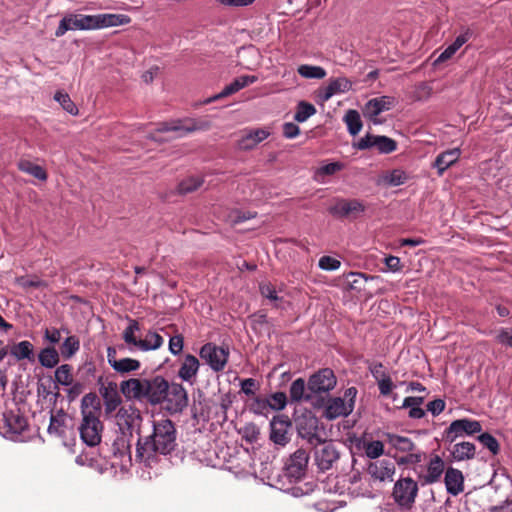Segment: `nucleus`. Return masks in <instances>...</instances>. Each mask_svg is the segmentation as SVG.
<instances>
[{
    "label": "nucleus",
    "instance_id": "obj_27",
    "mask_svg": "<svg viewBox=\"0 0 512 512\" xmlns=\"http://www.w3.org/2000/svg\"><path fill=\"white\" fill-rule=\"evenodd\" d=\"M384 439L392 448L401 453L413 452L419 450L416 444L408 437L394 433H384Z\"/></svg>",
    "mask_w": 512,
    "mask_h": 512
},
{
    "label": "nucleus",
    "instance_id": "obj_8",
    "mask_svg": "<svg viewBox=\"0 0 512 512\" xmlns=\"http://www.w3.org/2000/svg\"><path fill=\"white\" fill-rule=\"evenodd\" d=\"M480 432H482V425L480 421L470 418H461L450 423L442 434V440L446 443L452 444L458 438L473 436Z\"/></svg>",
    "mask_w": 512,
    "mask_h": 512
},
{
    "label": "nucleus",
    "instance_id": "obj_47",
    "mask_svg": "<svg viewBox=\"0 0 512 512\" xmlns=\"http://www.w3.org/2000/svg\"><path fill=\"white\" fill-rule=\"evenodd\" d=\"M139 330H140L139 323L136 320L131 319L129 322V325L125 328V330L123 332V339H124L125 343H127L129 345H133L139 349L138 342L140 339H137L135 337V332H137Z\"/></svg>",
    "mask_w": 512,
    "mask_h": 512
},
{
    "label": "nucleus",
    "instance_id": "obj_41",
    "mask_svg": "<svg viewBox=\"0 0 512 512\" xmlns=\"http://www.w3.org/2000/svg\"><path fill=\"white\" fill-rule=\"evenodd\" d=\"M66 414L63 410L57 412V414H51L50 423L48 426V433L61 436L65 433L64 422Z\"/></svg>",
    "mask_w": 512,
    "mask_h": 512
},
{
    "label": "nucleus",
    "instance_id": "obj_18",
    "mask_svg": "<svg viewBox=\"0 0 512 512\" xmlns=\"http://www.w3.org/2000/svg\"><path fill=\"white\" fill-rule=\"evenodd\" d=\"M393 102L394 99L390 96L373 98L363 107V115L373 122V124H380L381 121L377 118L378 115L384 111L390 110L393 106Z\"/></svg>",
    "mask_w": 512,
    "mask_h": 512
},
{
    "label": "nucleus",
    "instance_id": "obj_6",
    "mask_svg": "<svg viewBox=\"0 0 512 512\" xmlns=\"http://www.w3.org/2000/svg\"><path fill=\"white\" fill-rule=\"evenodd\" d=\"M114 418L120 432H130L132 435L136 432L140 436L143 416L135 405L121 406Z\"/></svg>",
    "mask_w": 512,
    "mask_h": 512
},
{
    "label": "nucleus",
    "instance_id": "obj_14",
    "mask_svg": "<svg viewBox=\"0 0 512 512\" xmlns=\"http://www.w3.org/2000/svg\"><path fill=\"white\" fill-rule=\"evenodd\" d=\"M309 454L305 449H297L285 464L286 475L294 480L302 479L307 471Z\"/></svg>",
    "mask_w": 512,
    "mask_h": 512
},
{
    "label": "nucleus",
    "instance_id": "obj_24",
    "mask_svg": "<svg viewBox=\"0 0 512 512\" xmlns=\"http://www.w3.org/2000/svg\"><path fill=\"white\" fill-rule=\"evenodd\" d=\"M299 435L308 441L309 444L315 445L321 442V437L317 433L318 420L316 417H308L299 420L297 423Z\"/></svg>",
    "mask_w": 512,
    "mask_h": 512
},
{
    "label": "nucleus",
    "instance_id": "obj_49",
    "mask_svg": "<svg viewBox=\"0 0 512 512\" xmlns=\"http://www.w3.org/2000/svg\"><path fill=\"white\" fill-rule=\"evenodd\" d=\"M54 99L62 106V108L71 115L78 114V108L75 103L71 100L67 93L57 92L54 95Z\"/></svg>",
    "mask_w": 512,
    "mask_h": 512
},
{
    "label": "nucleus",
    "instance_id": "obj_63",
    "mask_svg": "<svg viewBox=\"0 0 512 512\" xmlns=\"http://www.w3.org/2000/svg\"><path fill=\"white\" fill-rule=\"evenodd\" d=\"M258 80L257 76L254 75H244L237 77L234 79V86L237 88V90H241L245 88L246 86L255 83Z\"/></svg>",
    "mask_w": 512,
    "mask_h": 512
},
{
    "label": "nucleus",
    "instance_id": "obj_59",
    "mask_svg": "<svg viewBox=\"0 0 512 512\" xmlns=\"http://www.w3.org/2000/svg\"><path fill=\"white\" fill-rule=\"evenodd\" d=\"M236 92H238V90L234 86V82H231L229 85L225 86L220 93L209 97L207 100H205L204 103L205 104L212 103V102L217 101L219 99L228 97V96H230V95H232V94H234Z\"/></svg>",
    "mask_w": 512,
    "mask_h": 512
},
{
    "label": "nucleus",
    "instance_id": "obj_44",
    "mask_svg": "<svg viewBox=\"0 0 512 512\" xmlns=\"http://www.w3.org/2000/svg\"><path fill=\"white\" fill-rule=\"evenodd\" d=\"M305 381L302 378L294 380L290 386V398L293 402H299L303 399L308 400L310 397L305 396Z\"/></svg>",
    "mask_w": 512,
    "mask_h": 512
},
{
    "label": "nucleus",
    "instance_id": "obj_34",
    "mask_svg": "<svg viewBox=\"0 0 512 512\" xmlns=\"http://www.w3.org/2000/svg\"><path fill=\"white\" fill-rule=\"evenodd\" d=\"M139 349L142 351L156 350L160 348L163 343V337L155 331H149L144 339L139 340Z\"/></svg>",
    "mask_w": 512,
    "mask_h": 512
},
{
    "label": "nucleus",
    "instance_id": "obj_17",
    "mask_svg": "<svg viewBox=\"0 0 512 512\" xmlns=\"http://www.w3.org/2000/svg\"><path fill=\"white\" fill-rule=\"evenodd\" d=\"M101 397L103 398L104 412L106 416H112L121 407L122 398L115 382L102 384L99 388Z\"/></svg>",
    "mask_w": 512,
    "mask_h": 512
},
{
    "label": "nucleus",
    "instance_id": "obj_15",
    "mask_svg": "<svg viewBox=\"0 0 512 512\" xmlns=\"http://www.w3.org/2000/svg\"><path fill=\"white\" fill-rule=\"evenodd\" d=\"M168 390V381L160 376L145 378V402L152 406L163 404L164 391Z\"/></svg>",
    "mask_w": 512,
    "mask_h": 512
},
{
    "label": "nucleus",
    "instance_id": "obj_3",
    "mask_svg": "<svg viewBox=\"0 0 512 512\" xmlns=\"http://www.w3.org/2000/svg\"><path fill=\"white\" fill-rule=\"evenodd\" d=\"M313 460L320 472L337 468L342 455V446L332 440H321L313 445Z\"/></svg>",
    "mask_w": 512,
    "mask_h": 512
},
{
    "label": "nucleus",
    "instance_id": "obj_37",
    "mask_svg": "<svg viewBox=\"0 0 512 512\" xmlns=\"http://www.w3.org/2000/svg\"><path fill=\"white\" fill-rule=\"evenodd\" d=\"M344 122L347 125L348 132L352 136L357 135L361 131L363 126L359 112L353 109H350L346 112L344 116Z\"/></svg>",
    "mask_w": 512,
    "mask_h": 512
},
{
    "label": "nucleus",
    "instance_id": "obj_55",
    "mask_svg": "<svg viewBox=\"0 0 512 512\" xmlns=\"http://www.w3.org/2000/svg\"><path fill=\"white\" fill-rule=\"evenodd\" d=\"M268 402L271 405L270 410H282L287 404L286 394L284 392H276L268 398Z\"/></svg>",
    "mask_w": 512,
    "mask_h": 512
},
{
    "label": "nucleus",
    "instance_id": "obj_51",
    "mask_svg": "<svg viewBox=\"0 0 512 512\" xmlns=\"http://www.w3.org/2000/svg\"><path fill=\"white\" fill-rule=\"evenodd\" d=\"M424 453L420 450L407 452L405 455L395 457L398 465H415L423 460Z\"/></svg>",
    "mask_w": 512,
    "mask_h": 512
},
{
    "label": "nucleus",
    "instance_id": "obj_19",
    "mask_svg": "<svg viewBox=\"0 0 512 512\" xmlns=\"http://www.w3.org/2000/svg\"><path fill=\"white\" fill-rule=\"evenodd\" d=\"M120 392L127 400L145 402V378H130L119 386Z\"/></svg>",
    "mask_w": 512,
    "mask_h": 512
},
{
    "label": "nucleus",
    "instance_id": "obj_52",
    "mask_svg": "<svg viewBox=\"0 0 512 512\" xmlns=\"http://www.w3.org/2000/svg\"><path fill=\"white\" fill-rule=\"evenodd\" d=\"M86 409L87 411H95L96 415L100 411V400L95 393L86 394L81 400V411Z\"/></svg>",
    "mask_w": 512,
    "mask_h": 512
},
{
    "label": "nucleus",
    "instance_id": "obj_22",
    "mask_svg": "<svg viewBox=\"0 0 512 512\" xmlns=\"http://www.w3.org/2000/svg\"><path fill=\"white\" fill-rule=\"evenodd\" d=\"M353 411V403H347L341 397L329 398L324 410V416L333 420L338 417L348 416Z\"/></svg>",
    "mask_w": 512,
    "mask_h": 512
},
{
    "label": "nucleus",
    "instance_id": "obj_26",
    "mask_svg": "<svg viewBox=\"0 0 512 512\" xmlns=\"http://www.w3.org/2000/svg\"><path fill=\"white\" fill-rule=\"evenodd\" d=\"M200 367L199 360L192 354H186L178 370V377L193 385Z\"/></svg>",
    "mask_w": 512,
    "mask_h": 512
},
{
    "label": "nucleus",
    "instance_id": "obj_45",
    "mask_svg": "<svg viewBox=\"0 0 512 512\" xmlns=\"http://www.w3.org/2000/svg\"><path fill=\"white\" fill-rule=\"evenodd\" d=\"M477 440L487 448L493 455H497L500 452V444L498 440L490 433L484 432L479 433Z\"/></svg>",
    "mask_w": 512,
    "mask_h": 512
},
{
    "label": "nucleus",
    "instance_id": "obj_11",
    "mask_svg": "<svg viewBox=\"0 0 512 512\" xmlns=\"http://www.w3.org/2000/svg\"><path fill=\"white\" fill-rule=\"evenodd\" d=\"M166 402V409L170 412H181L188 405V394L180 383H169L168 390L164 391L163 403Z\"/></svg>",
    "mask_w": 512,
    "mask_h": 512
},
{
    "label": "nucleus",
    "instance_id": "obj_1",
    "mask_svg": "<svg viewBox=\"0 0 512 512\" xmlns=\"http://www.w3.org/2000/svg\"><path fill=\"white\" fill-rule=\"evenodd\" d=\"M177 430L170 419L153 422V432L145 438L139 437L136 444V458L150 465L156 455H169L177 447Z\"/></svg>",
    "mask_w": 512,
    "mask_h": 512
},
{
    "label": "nucleus",
    "instance_id": "obj_9",
    "mask_svg": "<svg viewBox=\"0 0 512 512\" xmlns=\"http://www.w3.org/2000/svg\"><path fill=\"white\" fill-rule=\"evenodd\" d=\"M199 355L214 372H221L228 362L229 351L209 342L200 348Z\"/></svg>",
    "mask_w": 512,
    "mask_h": 512
},
{
    "label": "nucleus",
    "instance_id": "obj_5",
    "mask_svg": "<svg viewBox=\"0 0 512 512\" xmlns=\"http://www.w3.org/2000/svg\"><path fill=\"white\" fill-rule=\"evenodd\" d=\"M418 495V483L411 477H400L394 484L392 498L402 509L410 510Z\"/></svg>",
    "mask_w": 512,
    "mask_h": 512
},
{
    "label": "nucleus",
    "instance_id": "obj_16",
    "mask_svg": "<svg viewBox=\"0 0 512 512\" xmlns=\"http://www.w3.org/2000/svg\"><path fill=\"white\" fill-rule=\"evenodd\" d=\"M292 423L285 415L274 416L270 422V440L280 446H285L289 441V430Z\"/></svg>",
    "mask_w": 512,
    "mask_h": 512
},
{
    "label": "nucleus",
    "instance_id": "obj_23",
    "mask_svg": "<svg viewBox=\"0 0 512 512\" xmlns=\"http://www.w3.org/2000/svg\"><path fill=\"white\" fill-rule=\"evenodd\" d=\"M444 472V461L438 456H433L427 466V472H418V479L422 485L437 482Z\"/></svg>",
    "mask_w": 512,
    "mask_h": 512
},
{
    "label": "nucleus",
    "instance_id": "obj_36",
    "mask_svg": "<svg viewBox=\"0 0 512 512\" xmlns=\"http://www.w3.org/2000/svg\"><path fill=\"white\" fill-rule=\"evenodd\" d=\"M18 168L22 172L30 174L38 180L45 181L47 179V173L45 170L40 165L34 164L29 160H20L18 162Z\"/></svg>",
    "mask_w": 512,
    "mask_h": 512
},
{
    "label": "nucleus",
    "instance_id": "obj_4",
    "mask_svg": "<svg viewBox=\"0 0 512 512\" xmlns=\"http://www.w3.org/2000/svg\"><path fill=\"white\" fill-rule=\"evenodd\" d=\"M81 414L82 420L78 428L80 439L87 446L95 447L101 442L104 429L103 423L99 419V415H96L95 411L83 409Z\"/></svg>",
    "mask_w": 512,
    "mask_h": 512
},
{
    "label": "nucleus",
    "instance_id": "obj_54",
    "mask_svg": "<svg viewBox=\"0 0 512 512\" xmlns=\"http://www.w3.org/2000/svg\"><path fill=\"white\" fill-rule=\"evenodd\" d=\"M408 180L407 174L402 170H393L387 177L384 179L385 184L389 186H399Z\"/></svg>",
    "mask_w": 512,
    "mask_h": 512
},
{
    "label": "nucleus",
    "instance_id": "obj_33",
    "mask_svg": "<svg viewBox=\"0 0 512 512\" xmlns=\"http://www.w3.org/2000/svg\"><path fill=\"white\" fill-rule=\"evenodd\" d=\"M38 361L45 368H54L60 361L59 353L52 346L45 347L39 352Z\"/></svg>",
    "mask_w": 512,
    "mask_h": 512
},
{
    "label": "nucleus",
    "instance_id": "obj_60",
    "mask_svg": "<svg viewBox=\"0 0 512 512\" xmlns=\"http://www.w3.org/2000/svg\"><path fill=\"white\" fill-rule=\"evenodd\" d=\"M379 392L383 396H387L394 388V384L389 375H382L381 379L377 381Z\"/></svg>",
    "mask_w": 512,
    "mask_h": 512
},
{
    "label": "nucleus",
    "instance_id": "obj_39",
    "mask_svg": "<svg viewBox=\"0 0 512 512\" xmlns=\"http://www.w3.org/2000/svg\"><path fill=\"white\" fill-rule=\"evenodd\" d=\"M80 349L79 338L75 335L68 336L60 346V352L64 359H70Z\"/></svg>",
    "mask_w": 512,
    "mask_h": 512
},
{
    "label": "nucleus",
    "instance_id": "obj_61",
    "mask_svg": "<svg viewBox=\"0 0 512 512\" xmlns=\"http://www.w3.org/2000/svg\"><path fill=\"white\" fill-rule=\"evenodd\" d=\"M184 346V338L182 335H175L169 340V351L173 355H179Z\"/></svg>",
    "mask_w": 512,
    "mask_h": 512
},
{
    "label": "nucleus",
    "instance_id": "obj_21",
    "mask_svg": "<svg viewBox=\"0 0 512 512\" xmlns=\"http://www.w3.org/2000/svg\"><path fill=\"white\" fill-rule=\"evenodd\" d=\"M396 468L393 462L389 460H377L368 465L367 472L375 480L381 482L392 481Z\"/></svg>",
    "mask_w": 512,
    "mask_h": 512
},
{
    "label": "nucleus",
    "instance_id": "obj_43",
    "mask_svg": "<svg viewBox=\"0 0 512 512\" xmlns=\"http://www.w3.org/2000/svg\"><path fill=\"white\" fill-rule=\"evenodd\" d=\"M203 184V180L200 177H189L184 179L178 184L177 191L179 194H188L196 191Z\"/></svg>",
    "mask_w": 512,
    "mask_h": 512
},
{
    "label": "nucleus",
    "instance_id": "obj_40",
    "mask_svg": "<svg viewBox=\"0 0 512 512\" xmlns=\"http://www.w3.org/2000/svg\"><path fill=\"white\" fill-rule=\"evenodd\" d=\"M113 364L115 365L113 369L120 374L137 371L141 367L140 361L133 358H122L119 361H113Z\"/></svg>",
    "mask_w": 512,
    "mask_h": 512
},
{
    "label": "nucleus",
    "instance_id": "obj_20",
    "mask_svg": "<svg viewBox=\"0 0 512 512\" xmlns=\"http://www.w3.org/2000/svg\"><path fill=\"white\" fill-rule=\"evenodd\" d=\"M199 129L200 127L196 124V122L193 119H186L175 120L172 122H162L158 125L156 131L161 133L175 132L177 133L176 137L181 138Z\"/></svg>",
    "mask_w": 512,
    "mask_h": 512
},
{
    "label": "nucleus",
    "instance_id": "obj_7",
    "mask_svg": "<svg viewBox=\"0 0 512 512\" xmlns=\"http://www.w3.org/2000/svg\"><path fill=\"white\" fill-rule=\"evenodd\" d=\"M3 435L12 441H25L29 430L27 419L19 411H6L3 414Z\"/></svg>",
    "mask_w": 512,
    "mask_h": 512
},
{
    "label": "nucleus",
    "instance_id": "obj_42",
    "mask_svg": "<svg viewBox=\"0 0 512 512\" xmlns=\"http://www.w3.org/2000/svg\"><path fill=\"white\" fill-rule=\"evenodd\" d=\"M55 380L63 386H70L73 382L72 366L69 364H62L55 370Z\"/></svg>",
    "mask_w": 512,
    "mask_h": 512
},
{
    "label": "nucleus",
    "instance_id": "obj_30",
    "mask_svg": "<svg viewBox=\"0 0 512 512\" xmlns=\"http://www.w3.org/2000/svg\"><path fill=\"white\" fill-rule=\"evenodd\" d=\"M133 435L130 432H120L112 444L114 456L131 458V441Z\"/></svg>",
    "mask_w": 512,
    "mask_h": 512
},
{
    "label": "nucleus",
    "instance_id": "obj_29",
    "mask_svg": "<svg viewBox=\"0 0 512 512\" xmlns=\"http://www.w3.org/2000/svg\"><path fill=\"white\" fill-rule=\"evenodd\" d=\"M463 474L460 470L455 468H448L445 473V485L447 492L451 495H458L463 491Z\"/></svg>",
    "mask_w": 512,
    "mask_h": 512
},
{
    "label": "nucleus",
    "instance_id": "obj_62",
    "mask_svg": "<svg viewBox=\"0 0 512 512\" xmlns=\"http://www.w3.org/2000/svg\"><path fill=\"white\" fill-rule=\"evenodd\" d=\"M445 407V401L440 398L430 401L426 405L427 411L430 412L433 416H438L440 413L444 411Z\"/></svg>",
    "mask_w": 512,
    "mask_h": 512
},
{
    "label": "nucleus",
    "instance_id": "obj_13",
    "mask_svg": "<svg viewBox=\"0 0 512 512\" xmlns=\"http://www.w3.org/2000/svg\"><path fill=\"white\" fill-rule=\"evenodd\" d=\"M358 150L375 148L381 154H389L397 149V142L387 136L366 134L354 144Z\"/></svg>",
    "mask_w": 512,
    "mask_h": 512
},
{
    "label": "nucleus",
    "instance_id": "obj_28",
    "mask_svg": "<svg viewBox=\"0 0 512 512\" xmlns=\"http://www.w3.org/2000/svg\"><path fill=\"white\" fill-rule=\"evenodd\" d=\"M8 353L17 361L27 360L31 363L35 361L34 346L27 340L13 344L8 349Z\"/></svg>",
    "mask_w": 512,
    "mask_h": 512
},
{
    "label": "nucleus",
    "instance_id": "obj_57",
    "mask_svg": "<svg viewBox=\"0 0 512 512\" xmlns=\"http://www.w3.org/2000/svg\"><path fill=\"white\" fill-rule=\"evenodd\" d=\"M260 292L263 297L273 302L275 307H279L278 302L281 300V298L278 296L276 289L272 285H261Z\"/></svg>",
    "mask_w": 512,
    "mask_h": 512
},
{
    "label": "nucleus",
    "instance_id": "obj_31",
    "mask_svg": "<svg viewBox=\"0 0 512 512\" xmlns=\"http://www.w3.org/2000/svg\"><path fill=\"white\" fill-rule=\"evenodd\" d=\"M451 456L455 461L472 460L476 455V446L469 441L455 443L451 449Z\"/></svg>",
    "mask_w": 512,
    "mask_h": 512
},
{
    "label": "nucleus",
    "instance_id": "obj_64",
    "mask_svg": "<svg viewBox=\"0 0 512 512\" xmlns=\"http://www.w3.org/2000/svg\"><path fill=\"white\" fill-rule=\"evenodd\" d=\"M300 134V128L298 125L292 122H286L283 124V136L287 139H293Z\"/></svg>",
    "mask_w": 512,
    "mask_h": 512
},
{
    "label": "nucleus",
    "instance_id": "obj_2",
    "mask_svg": "<svg viewBox=\"0 0 512 512\" xmlns=\"http://www.w3.org/2000/svg\"><path fill=\"white\" fill-rule=\"evenodd\" d=\"M130 21V17L125 14H68L60 20L55 36L62 37L69 30H96L126 25Z\"/></svg>",
    "mask_w": 512,
    "mask_h": 512
},
{
    "label": "nucleus",
    "instance_id": "obj_38",
    "mask_svg": "<svg viewBox=\"0 0 512 512\" xmlns=\"http://www.w3.org/2000/svg\"><path fill=\"white\" fill-rule=\"evenodd\" d=\"M315 106L307 101H299L296 106L294 120L298 123L305 122L308 118L316 114Z\"/></svg>",
    "mask_w": 512,
    "mask_h": 512
},
{
    "label": "nucleus",
    "instance_id": "obj_12",
    "mask_svg": "<svg viewBox=\"0 0 512 512\" xmlns=\"http://www.w3.org/2000/svg\"><path fill=\"white\" fill-rule=\"evenodd\" d=\"M366 210L365 204L358 199H337L335 204L330 206L329 213L338 218H357Z\"/></svg>",
    "mask_w": 512,
    "mask_h": 512
},
{
    "label": "nucleus",
    "instance_id": "obj_10",
    "mask_svg": "<svg viewBox=\"0 0 512 512\" xmlns=\"http://www.w3.org/2000/svg\"><path fill=\"white\" fill-rule=\"evenodd\" d=\"M336 384L337 378L333 370L322 368L310 376L307 388L312 394H321L333 390Z\"/></svg>",
    "mask_w": 512,
    "mask_h": 512
},
{
    "label": "nucleus",
    "instance_id": "obj_58",
    "mask_svg": "<svg viewBox=\"0 0 512 512\" xmlns=\"http://www.w3.org/2000/svg\"><path fill=\"white\" fill-rule=\"evenodd\" d=\"M318 265L322 270L334 271L340 267L341 263L339 260L331 256H322L319 259Z\"/></svg>",
    "mask_w": 512,
    "mask_h": 512
},
{
    "label": "nucleus",
    "instance_id": "obj_25",
    "mask_svg": "<svg viewBox=\"0 0 512 512\" xmlns=\"http://www.w3.org/2000/svg\"><path fill=\"white\" fill-rule=\"evenodd\" d=\"M269 135L270 132L262 128L248 130L238 140L237 146L240 150H252L259 143L267 139Z\"/></svg>",
    "mask_w": 512,
    "mask_h": 512
},
{
    "label": "nucleus",
    "instance_id": "obj_48",
    "mask_svg": "<svg viewBox=\"0 0 512 512\" xmlns=\"http://www.w3.org/2000/svg\"><path fill=\"white\" fill-rule=\"evenodd\" d=\"M267 397L255 396L250 404V411L257 415H267L270 411Z\"/></svg>",
    "mask_w": 512,
    "mask_h": 512
},
{
    "label": "nucleus",
    "instance_id": "obj_53",
    "mask_svg": "<svg viewBox=\"0 0 512 512\" xmlns=\"http://www.w3.org/2000/svg\"><path fill=\"white\" fill-rule=\"evenodd\" d=\"M364 449L368 458L377 459L384 453V444L382 441L375 440L367 443Z\"/></svg>",
    "mask_w": 512,
    "mask_h": 512
},
{
    "label": "nucleus",
    "instance_id": "obj_46",
    "mask_svg": "<svg viewBox=\"0 0 512 512\" xmlns=\"http://www.w3.org/2000/svg\"><path fill=\"white\" fill-rule=\"evenodd\" d=\"M333 95L339 93L348 92L352 87V82L346 77H338L334 79H330L327 85Z\"/></svg>",
    "mask_w": 512,
    "mask_h": 512
},
{
    "label": "nucleus",
    "instance_id": "obj_35",
    "mask_svg": "<svg viewBox=\"0 0 512 512\" xmlns=\"http://www.w3.org/2000/svg\"><path fill=\"white\" fill-rule=\"evenodd\" d=\"M297 72L305 79H323L327 75L323 67L309 64L298 66Z\"/></svg>",
    "mask_w": 512,
    "mask_h": 512
},
{
    "label": "nucleus",
    "instance_id": "obj_56",
    "mask_svg": "<svg viewBox=\"0 0 512 512\" xmlns=\"http://www.w3.org/2000/svg\"><path fill=\"white\" fill-rule=\"evenodd\" d=\"M344 167L345 165L342 162H332L318 168L316 173L318 176H330L343 170Z\"/></svg>",
    "mask_w": 512,
    "mask_h": 512
},
{
    "label": "nucleus",
    "instance_id": "obj_32",
    "mask_svg": "<svg viewBox=\"0 0 512 512\" xmlns=\"http://www.w3.org/2000/svg\"><path fill=\"white\" fill-rule=\"evenodd\" d=\"M460 150L454 148L440 153L433 164V167L437 169L438 175L441 176L450 166H452L459 158Z\"/></svg>",
    "mask_w": 512,
    "mask_h": 512
},
{
    "label": "nucleus",
    "instance_id": "obj_50",
    "mask_svg": "<svg viewBox=\"0 0 512 512\" xmlns=\"http://www.w3.org/2000/svg\"><path fill=\"white\" fill-rule=\"evenodd\" d=\"M15 282L17 285L24 289H37L47 287V283L45 281L40 280L37 276H33L31 278L26 276H20L16 278Z\"/></svg>",
    "mask_w": 512,
    "mask_h": 512
}]
</instances>
